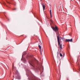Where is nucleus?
Masks as SVG:
<instances>
[{"instance_id": "obj_17", "label": "nucleus", "mask_w": 80, "mask_h": 80, "mask_svg": "<svg viewBox=\"0 0 80 80\" xmlns=\"http://www.w3.org/2000/svg\"><path fill=\"white\" fill-rule=\"evenodd\" d=\"M41 53H42V52H41Z\"/></svg>"}, {"instance_id": "obj_5", "label": "nucleus", "mask_w": 80, "mask_h": 80, "mask_svg": "<svg viewBox=\"0 0 80 80\" xmlns=\"http://www.w3.org/2000/svg\"><path fill=\"white\" fill-rule=\"evenodd\" d=\"M16 77L15 78L16 79H18V80H20L21 78H20V76L19 75V74L16 73Z\"/></svg>"}, {"instance_id": "obj_2", "label": "nucleus", "mask_w": 80, "mask_h": 80, "mask_svg": "<svg viewBox=\"0 0 80 80\" xmlns=\"http://www.w3.org/2000/svg\"><path fill=\"white\" fill-rule=\"evenodd\" d=\"M52 29L53 30L56 32V36L57 37L58 39V45H60V34L58 33V28H57V27L55 26V28L52 27Z\"/></svg>"}, {"instance_id": "obj_13", "label": "nucleus", "mask_w": 80, "mask_h": 80, "mask_svg": "<svg viewBox=\"0 0 80 80\" xmlns=\"http://www.w3.org/2000/svg\"><path fill=\"white\" fill-rule=\"evenodd\" d=\"M7 3H10L7 1Z\"/></svg>"}, {"instance_id": "obj_9", "label": "nucleus", "mask_w": 80, "mask_h": 80, "mask_svg": "<svg viewBox=\"0 0 80 80\" xmlns=\"http://www.w3.org/2000/svg\"><path fill=\"white\" fill-rule=\"evenodd\" d=\"M50 14L51 15V18H52V10H50Z\"/></svg>"}, {"instance_id": "obj_8", "label": "nucleus", "mask_w": 80, "mask_h": 80, "mask_svg": "<svg viewBox=\"0 0 80 80\" xmlns=\"http://www.w3.org/2000/svg\"><path fill=\"white\" fill-rule=\"evenodd\" d=\"M42 6L43 10H44L45 8V5H44L43 4H42Z\"/></svg>"}, {"instance_id": "obj_11", "label": "nucleus", "mask_w": 80, "mask_h": 80, "mask_svg": "<svg viewBox=\"0 0 80 80\" xmlns=\"http://www.w3.org/2000/svg\"><path fill=\"white\" fill-rule=\"evenodd\" d=\"M50 21L52 23H53V20L52 19H51L50 20Z\"/></svg>"}, {"instance_id": "obj_7", "label": "nucleus", "mask_w": 80, "mask_h": 80, "mask_svg": "<svg viewBox=\"0 0 80 80\" xmlns=\"http://www.w3.org/2000/svg\"><path fill=\"white\" fill-rule=\"evenodd\" d=\"M59 49L60 50H62V44H61L60 46L59 47Z\"/></svg>"}, {"instance_id": "obj_1", "label": "nucleus", "mask_w": 80, "mask_h": 80, "mask_svg": "<svg viewBox=\"0 0 80 80\" xmlns=\"http://www.w3.org/2000/svg\"><path fill=\"white\" fill-rule=\"evenodd\" d=\"M26 72V75L28 77V78L29 80H37L36 77L33 75V74L32 73L30 70L28 69L25 68Z\"/></svg>"}, {"instance_id": "obj_6", "label": "nucleus", "mask_w": 80, "mask_h": 80, "mask_svg": "<svg viewBox=\"0 0 80 80\" xmlns=\"http://www.w3.org/2000/svg\"><path fill=\"white\" fill-rule=\"evenodd\" d=\"M73 41V40L72 39V38L71 39H66V42H72Z\"/></svg>"}, {"instance_id": "obj_18", "label": "nucleus", "mask_w": 80, "mask_h": 80, "mask_svg": "<svg viewBox=\"0 0 80 80\" xmlns=\"http://www.w3.org/2000/svg\"><path fill=\"white\" fill-rule=\"evenodd\" d=\"M41 53H42V52H41Z\"/></svg>"}, {"instance_id": "obj_12", "label": "nucleus", "mask_w": 80, "mask_h": 80, "mask_svg": "<svg viewBox=\"0 0 80 80\" xmlns=\"http://www.w3.org/2000/svg\"><path fill=\"white\" fill-rule=\"evenodd\" d=\"M38 47L40 49H41V46L40 45H38Z\"/></svg>"}, {"instance_id": "obj_14", "label": "nucleus", "mask_w": 80, "mask_h": 80, "mask_svg": "<svg viewBox=\"0 0 80 80\" xmlns=\"http://www.w3.org/2000/svg\"><path fill=\"white\" fill-rule=\"evenodd\" d=\"M16 10V8L13 9V10Z\"/></svg>"}, {"instance_id": "obj_15", "label": "nucleus", "mask_w": 80, "mask_h": 80, "mask_svg": "<svg viewBox=\"0 0 80 80\" xmlns=\"http://www.w3.org/2000/svg\"><path fill=\"white\" fill-rule=\"evenodd\" d=\"M4 5H5V3L4 2Z\"/></svg>"}, {"instance_id": "obj_3", "label": "nucleus", "mask_w": 80, "mask_h": 80, "mask_svg": "<svg viewBox=\"0 0 80 80\" xmlns=\"http://www.w3.org/2000/svg\"><path fill=\"white\" fill-rule=\"evenodd\" d=\"M29 63L30 65L31 66L33 67V69L35 68V66L34 65V63H33V60H30L29 61Z\"/></svg>"}, {"instance_id": "obj_4", "label": "nucleus", "mask_w": 80, "mask_h": 80, "mask_svg": "<svg viewBox=\"0 0 80 80\" xmlns=\"http://www.w3.org/2000/svg\"><path fill=\"white\" fill-rule=\"evenodd\" d=\"M26 54H27V53H26V52H24L22 55V58L21 59V60H23L24 63H26V62L27 61H26V59H25V58H23V56L26 55Z\"/></svg>"}, {"instance_id": "obj_10", "label": "nucleus", "mask_w": 80, "mask_h": 80, "mask_svg": "<svg viewBox=\"0 0 80 80\" xmlns=\"http://www.w3.org/2000/svg\"><path fill=\"white\" fill-rule=\"evenodd\" d=\"M60 57H64V56H65V54H64L63 55H62V53H60Z\"/></svg>"}, {"instance_id": "obj_16", "label": "nucleus", "mask_w": 80, "mask_h": 80, "mask_svg": "<svg viewBox=\"0 0 80 80\" xmlns=\"http://www.w3.org/2000/svg\"><path fill=\"white\" fill-rule=\"evenodd\" d=\"M41 44H42V42H41Z\"/></svg>"}]
</instances>
